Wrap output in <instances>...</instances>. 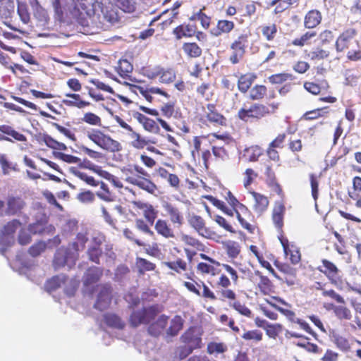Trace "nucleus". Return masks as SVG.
I'll return each mask as SVG.
<instances>
[{"mask_svg":"<svg viewBox=\"0 0 361 361\" xmlns=\"http://www.w3.org/2000/svg\"><path fill=\"white\" fill-rule=\"evenodd\" d=\"M69 12L82 25H88V18L102 26L106 23L113 25L118 21V15L113 6L110 4L105 5L97 0H73Z\"/></svg>","mask_w":361,"mask_h":361,"instance_id":"obj_1","label":"nucleus"},{"mask_svg":"<svg viewBox=\"0 0 361 361\" xmlns=\"http://www.w3.org/2000/svg\"><path fill=\"white\" fill-rule=\"evenodd\" d=\"M76 243H72L66 249H59L54 256V265L59 268L68 264L69 267L74 264L78 257L79 248L75 247Z\"/></svg>","mask_w":361,"mask_h":361,"instance_id":"obj_2","label":"nucleus"},{"mask_svg":"<svg viewBox=\"0 0 361 361\" xmlns=\"http://www.w3.org/2000/svg\"><path fill=\"white\" fill-rule=\"evenodd\" d=\"M269 114V109L263 104H244L243 107L238 111V116L240 120L247 122L250 118L259 119Z\"/></svg>","mask_w":361,"mask_h":361,"instance_id":"obj_3","label":"nucleus"},{"mask_svg":"<svg viewBox=\"0 0 361 361\" xmlns=\"http://www.w3.org/2000/svg\"><path fill=\"white\" fill-rule=\"evenodd\" d=\"M250 36L249 33H243L240 35L231 45L232 54L229 60L233 64H236L243 59L245 47L247 44V39Z\"/></svg>","mask_w":361,"mask_h":361,"instance_id":"obj_4","label":"nucleus"},{"mask_svg":"<svg viewBox=\"0 0 361 361\" xmlns=\"http://www.w3.org/2000/svg\"><path fill=\"white\" fill-rule=\"evenodd\" d=\"M20 227V223L18 220H13L8 222L4 227L0 234V245L3 247H9L14 243L13 234ZM1 252L4 255L6 247L1 249Z\"/></svg>","mask_w":361,"mask_h":361,"instance_id":"obj_5","label":"nucleus"},{"mask_svg":"<svg viewBox=\"0 0 361 361\" xmlns=\"http://www.w3.org/2000/svg\"><path fill=\"white\" fill-rule=\"evenodd\" d=\"M159 312V308L156 306L135 311L130 315V324L133 326H137L141 324L148 323Z\"/></svg>","mask_w":361,"mask_h":361,"instance_id":"obj_6","label":"nucleus"},{"mask_svg":"<svg viewBox=\"0 0 361 361\" xmlns=\"http://www.w3.org/2000/svg\"><path fill=\"white\" fill-rule=\"evenodd\" d=\"M356 33L357 32L355 29H348L341 34L335 43L336 51L342 52L350 48L353 44L358 47V41L355 39Z\"/></svg>","mask_w":361,"mask_h":361,"instance_id":"obj_7","label":"nucleus"},{"mask_svg":"<svg viewBox=\"0 0 361 361\" xmlns=\"http://www.w3.org/2000/svg\"><path fill=\"white\" fill-rule=\"evenodd\" d=\"M68 283H71V287L70 288H66L65 293L68 296H71L74 294L75 290V283H72L64 275L56 276L48 280L45 284V289L47 292L51 293Z\"/></svg>","mask_w":361,"mask_h":361,"instance_id":"obj_8","label":"nucleus"},{"mask_svg":"<svg viewBox=\"0 0 361 361\" xmlns=\"http://www.w3.org/2000/svg\"><path fill=\"white\" fill-rule=\"evenodd\" d=\"M111 300V288L109 285H104L100 287L94 307L101 311L109 307Z\"/></svg>","mask_w":361,"mask_h":361,"instance_id":"obj_9","label":"nucleus"},{"mask_svg":"<svg viewBox=\"0 0 361 361\" xmlns=\"http://www.w3.org/2000/svg\"><path fill=\"white\" fill-rule=\"evenodd\" d=\"M126 181L151 194H153L157 190L156 185L149 179V177L129 176L126 178Z\"/></svg>","mask_w":361,"mask_h":361,"instance_id":"obj_10","label":"nucleus"},{"mask_svg":"<svg viewBox=\"0 0 361 361\" xmlns=\"http://www.w3.org/2000/svg\"><path fill=\"white\" fill-rule=\"evenodd\" d=\"M182 341L186 346L196 349L201 348L202 339L195 329H190L182 336Z\"/></svg>","mask_w":361,"mask_h":361,"instance_id":"obj_11","label":"nucleus"},{"mask_svg":"<svg viewBox=\"0 0 361 361\" xmlns=\"http://www.w3.org/2000/svg\"><path fill=\"white\" fill-rule=\"evenodd\" d=\"M284 253L286 256L290 255V262L295 264L300 260V254L298 248L293 245H289L287 239L280 238Z\"/></svg>","mask_w":361,"mask_h":361,"instance_id":"obj_12","label":"nucleus"},{"mask_svg":"<svg viewBox=\"0 0 361 361\" xmlns=\"http://www.w3.org/2000/svg\"><path fill=\"white\" fill-rule=\"evenodd\" d=\"M25 203L20 197H8L6 202V209L4 212L8 215H14L19 212L24 207Z\"/></svg>","mask_w":361,"mask_h":361,"instance_id":"obj_13","label":"nucleus"},{"mask_svg":"<svg viewBox=\"0 0 361 361\" xmlns=\"http://www.w3.org/2000/svg\"><path fill=\"white\" fill-rule=\"evenodd\" d=\"M164 210L169 216L171 221L174 224L179 226L183 224V217L179 209L171 203L165 202L163 205Z\"/></svg>","mask_w":361,"mask_h":361,"instance_id":"obj_14","label":"nucleus"},{"mask_svg":"<svg viewBox=\"0 0 361 361\" xmlns=\"http://www.w3.org/2000/svg\"><path fill=\"white\" fill-rule=\"evenodd\" d=\"M285 212V207L281 202H276L273 213L272 219L274 224L278 228H281L283 225V215Z\"/></svg>","mask_w":361,"mask_h":361,"instance_id":"obj_15","label":"nucleus"},{"mask_svg":"<svg viewBox=\"0 0 361 361\" xmlns=\"http://www.w3.org/2000/svg\"><path fill=\"white\" fill-rule=\"evenodd\" d=\"M321 13L317 10H312L305 17V26L307 28H314L321 23Z\"/></svg>","mask_w":361,"mask_h":361,"instance_id":"obj_16","label":"nucleus"},{"mask_svg":"<svg viewBox=\"0 0 361 361\" xmlns=\"http://www.w3.org/2000/svg\"><path fill=\"white\" fill-rule=\"evenodd\" d=\"M233 27L234 23L232 21L221 20L218 21L216 27L211 30V33L213 35L218 37L222 33L230 32L233 29Z\"/></svg>","mask_w":361,"mask_h":361,"instance_id":"obj_17","label":"nucleus"},{"mask_svg":"<svg viewBox=\"0 0 361 361\" xmlns=\"http://www.w3.org/2000/svg\"><path fill=\"white\" fill-rule=\"evenodd\" d=\"M155 230L157 232L166 238H174L175 235L173 230L168 225L165 220L159 219L155 224Z\"/></svg>","mask_w":361,"mask_h":361,"instance_id":"obj_18","label":"nucleus"},{"mask_svg":"<svg viewBox=\"0 0 361 361\" xmlns=\"http://www.w3.org/2000/svg\"><path fill=\"white\" fill-rule=\"evenodd\" d=\"M167 321L168 317L165 315L160 316L156 322L149 326L148 329L149 333L152 336H157L166 327Z\"/></svg>","mask_w":361,"mask_h":361,"instance_id":"obj_19","label":"nucleus"},{"mask_svg":"<svg viewBox=\"0 0 361 361\" xmlns=\"http://www.w3.org/2000/svg\"><path fill=\"white\" fill-rule=\"evenodd\" d=\"M102 275V271L98 267L89 269L84 276V284L88 286L96 283Z\"/></svg>","mask_w":361,"mask_h":361,"instance_id":"obj_20","label":"nucleus"},{"mask_svg":"<svg viewBox=\"0 0 361 361\" xmlns=\"http://www.w3.org/2000/svg\"><path fill=\"white\" fill-rule=\"evenodd\" d=\"M100 147L111 152H119L122 149L121 144L118 141L113 140L106 135L102 142Z\"/></svg>","mask_w":361,"mask_h":361,"instance_id":"obj_21","label":"nucleus"},{"mask_svg":"<svg viewBox=\"0 0 361 361\" xmlns=\"http://www.w3.org/2000/svg\"><path fill=\"white\" fill-rule=\"evenodd\" d=\"M207 109V118L209 121L221 126L226 123V118L221 114L214 111V106L213 105L209 104Z\"/></svg>","mask_w":361,"mask_h":361,"instance_id":"obj_22","label":"nucleus"},{"mask_svg":"<svg viewBox=\"0 0 361 361\" xmlns=\"http://www.w3.org/2000/svg\"><path fill=\"white\" fill-rule=\"evenodd\" d=\"M252 195L255 201V210L259 213H262L266 210L269 205V200L267 197L256 192H252Z\"/></svg>","mask_w":361,"mask_h":361,"instance_id":"obj_23","label":"nucleus"},{"mask_svg":"<svg viewBox=\"0 0 361 361\" xmlns=\"http://www.w3.org/2000/svg\"><path fill=\"white\" fill-rule=\"evenodd\" d=\"M263 150L258 146H252L244 150L243 157L249 161H256L262 154Z\"/></svg>","mask_w":361,"mask_h":361,"instance_id":"obj_24","label":"nucleus"},{"mask_svg":"<svg viewBox=\"0 0 361 361\" xmlns=\"http://www.w3.org/2000/svg\"><path fill=\"white\" fill-rule=\"evenodd\" d=\"M255 275L259 279L258 287L264 294H268L272 289V283L268 277L263 276L259 271H255Z\"/></svg>","mask_w":361,"mask_h":361,"instance_id":"obj_25","label":"nucleus"},{"mask_svg":"<svg viewBox=\"0 0 361 361\" xmlns=\"http://www.w3.org/2000/svg\"><path fill=\"white\" fill-rule=\"evenodd\" d=\"M0 132L7 135L8 136L12 137L16 140L20 142H25L27 140L26 137L15 130L11 126L7 125H1L0 126Z\"/></svg>","mask_w":361,"mask_h":361,"instance_id":"obj_26","label":"nucleus"},{"mask_svg":"<svg viewBox=\"0 0 361 361\" xmlns=\"http://www.w3.org/2000/svg\"><path fill=\"white\" fill-rule=\"evenodd\" d=\"M0 132L7 135L8 136L12 137L16 140L20 142H25L27 140L26 137L15 130L11 126L7 125H1L0 126Z\"/></svg>","mask_w":361,"mask_h":361,"instance_id":"obj_27","label":"nucleus"},{"mask_svg":"<svg viewBox=\"0 0 361 361\" xmlns=\"http://www.w3.org/2000/svg\"><path fill=\"white\" fill-rule=\"evenodd\" d=\"M255 77L251 74L242 75L238 80V89L242 92H246L252 85Z\"/></svg>","mask_w":361,"mask_h":361,"instance_id":"obj_28","label":"nucleus"},{"mask_svg":"<svg viewBox=\"0 0 361 361\" xmlns=\"http://www.w3.org/2000/svg\"><path fill=\"white\" fill-rule=\"evenodd\" d=\"M183 50L192 58L199 57L202 54V49L196 43H185Z\"/></svg>","mask_w":361,"mask_h":361,"instance_id":"obj_29","label":"nucleus"},{"mask_svg":"<svg viewBox=\"0 0 361 361\" xmlns=\"http://www.w3.org/2000/svg\"><path fill=\"white\" fill-rule=\"evenodd\" d=\"M183 327V319L180 316L174 317L171 321V325L167 329V334L174 336Z\"/></svg>","mask_w":361,"mask_h":361,"instance_id":"obj_30","label":"nucleus"},{"mask_svg":"<svg viewBox=\"0 0 361 361\" xmlns=\"http://www.w3.org/2000/svg\"><path fill=\"white\" fill-rule=\"evenodd\" d=\"M330 281L332 284L341 290L349 291L353 290L348 282L343 279L340 274L331 279Z\"/></svg>","mask_w":361,"mask_h":361,"instance_id":"obj_31","label":"nucleus"},{"mask_svg":"<svg viewBox=\"0 0 361 361\" xmlns=\"http://www.w3.org/2000/svg\"><path fill=\"white\" fill-rule=\"evenodd\" d=\"M70 172L75 175L76 177L86 182L88 185L92 186L99 185V182H97L92 176H88L86 173H82L75 167H71Z\"/></svg>","mask_w":361,"mask_h":361,"instance_id":"obj_32","label":"nucleus"},{"mask_svg":"<svg viewBox=\"0 0 361 361\" xmlns=\"http://www.w3.org/2000/svg\"><path fill=\"white\" fill-rule=\"evenodd\" d=\"M332 305V310H334V312L335 315L339 319H351V312L350 310L347 308L345 306L339 305L336 306L334 305Z\"/></svg>","mask_w":361,"mask_h":361,"instance_id":"obj_33","label":"nucleus"},{"mask_svg":"<svg viewBox=\"0 0 361 361\" xmlns=\"http://www.w3.org/2000/svg\"><path fill=\"white\" fill-rule=\"evenodd\" d=\"M104 319L108 326L117 329H123L124 327V322L116 314H106L104 315Z\"/></svg>","mask_w":361,"mask_h":361,"instance_id":"obj_34","label":"nucleus"},{"mask_svg":"<svg viewBox=\"0 0 361 361\" xmlns=\"http://www.w3.org/2000/svg\"><path fill=\"white\" fill-rule=\"evenodd\" d=\"M322 263L325 269L324 272L329 280L334 278V276H337L338 274H341V271L338 269L336 266L332 262L326 259H324L322 261Z\"/></svg>","mask_w":361,"mask_h":361,"instance_id":"obj_35","label":"nucleus"},{"mask_svg":"<svg viewBox=\"0 0 361 361\" xmlns=\"http://www.w3.org/2000/svg\"><path fill=\"white\" fill-rule=\"evenodd\" d=\"M136 267L140 273H144L154 270L155 264L145 259L137 257L136 259Z\"/></svg>","mask_w":361,"mask_h":361,"instance_id":"obj_36","label":"nucleus"},{"mask_svg":"<svg viewBox=\"0 0 361 361\" xmlns=\"http://www.w3.org/2000/svg\"><path fill=\"white\" fill-rule=\"evenodd\" d=\"M133 67L132 64L126 59H121L118 61L117 71L121 77L127 75L133 71Z\"/></svg>","mask_w":361,"mask_h":361,"instance_id":"obj_37","label":"nucleus"},{"mask_svg":"<svg viewBox=\"0 0 361 361\" xmlns=\"http://www.w3.org/2000/svg\"><path fill=\"white\" fill-rule=\"evenodd\" d=\"M268 79L272 84H281L287 80H293V76L289 73H278L269 76Z\"/></svg>","mask_w":361,"mask_h":361,"instance_id":"obj_38","label":"nucleus"},{"mask_svg":"<svg viewBox=\"0 0 361 361\" xmlns=\"http://www.w3.org/2000/svg\"><path fill=\"white\" fill-rule=\"evenodd\" d=\"M87 137L97 145L100 147L102 142L104 140L106 135L99 130H92L87 133Z\"/></svg>","mask_w":361,"mask_h":361,"instance_id":"obj_39","label":"nucleus"},{"mask_svg":"<svg viewBox=\"0 0 361 361\" xmlns=\"http://www.w3.org/2000/svg\"><path fill=\"white\" fill-rule=\"evenodd\" d=\"M315 36V32H307L300 38L295 39L292 44L295 46L303 47L305 44H310V40Z\"/></svg>","mask_w":361,"mask_h":361,"instance_id":"obj_40","label":"nucleus"},{"mask_svg":"<svg viewBox=\"0 0 361 361\" xmlns=\"http://www.w3.org/2000/svg\"><path fill=\"white\" fill-rule=\"evenodd\" d=\"M277 32L275 24H270L262 27V33L268 41L273 40Z\"/></svg>","mask_w":361,"mask_h":361,"instance_id":"obj_41","label":"nucleus"},{"mask_svg":"<svg viewBox=\"0 0 361 361\" xmlns=\"http://www.w3.org/2000/svg\"><path fill=\"white\" fill-rule=\"evenodd\" d=\"M116 5L122 11L131 13L135 10L134 3L132 0H114Z\"/></svg>","mask_w":361,"mask_h":361,"instance_id":"obj_42","label":"nucleus"},{"mask_svg":"<svg viewBox=\"0 0 361 361\" xmlns=\"http://www.w3.org/2000/svg\"><path fill=\"white\" fill-rule=\"evenodd\" d=\"M267 92V88L264 85H257L254 87L250 92V97L253 100L262 99Z\"/></svg>","mask_w":361,"mask_h":361,"instance_id":"obj_43","label":"nucleus"},{"mask_svg":"<svg viewBox=\"0 0 361 361\" xmlns=\"http://www.w3.org/2000/svg\"><path fill=\"white\" fill-rule=\"evenodd\" d=\"M333 338L334 343L341 350L347 351L350 348V343L345 338L338 334H334Z\"/></svg>","mask_w":361,"mask_h":361,"instance_id":"obj_44","label":"nucleus"},{"mask_svg":"<svg viewBox=\"0 0 361 361\" xmlns=\"http://www.w3.org/2000/svg\"><path fill=\"white\" fill-rule=\"evenodd\" d=\"M229 305L233 307L240 314L247 317H251L252 312L245 305L238 301L230 302Z\"/></svg>","mask_w":361,"mask_h":361,"instance_id":"obj_45","label":"nucleus"},{"mask_svg":"<svg viewBox=\"0 0 361 361\" xmlns=\"http://www.w3.org/2000/svg\"><path fill=\"white\" fill-rule=\"evenodd\" d=\"M82 121L88 124L93 126H100L102 125V120L100 117L91 112L85 114L82 118Z\"/></svg>","mask_w":361,"mask_h":361,"instance_id":"obj_46","label":"nucleus"},{"mask_svg":"<svg viewBox=\"0 0 361 361\" xmlns=\"http://www.w3.org/2000/svg\"><path fill=\"white\" fill-rule=\"evenodd\" d=\"M176 78L175 72L173 69L169 68L167 70H164L162 68L161 73L160 74V81L164 83H169L174 80Z\"/></svg>","mask_w":361,"mask_h":361,"instance_id":"obj_47","label":"nucleus"},{"mask_svg":"<svg viewBox=\"0 0 361 361\" xmlns=\"http://www.w3.org/2000/svg\"><path fill=\"white\" fill-rule=\"evenodd\" d=\"M309 56L312 60H322L327 58L329 56V52L326 50L317 48L312 51Z\"/></svg>","mask_w":361,"mask_h":361,"instance_id":"obj_48","label":"nucleus"},{"mask_svg":"<svg viewBox=\"0 0 361 361\" xmlns=\"http://www.w3.org/2000/svg\"><path fill=\"white\" fill-rule=\"evenodd\" d=\"M142 213L145 219L151 224H153L155 219L157 218V212L154 210L152 204H149L146 209L142 210Z\"/></svg>","mask_w":361,"mask_h":361,"instance_id":"obj_49","label":"nucleus"},{"mask_svg":"<svg viewBox=\"0 0 361 361\" xmlns=\"http://www.w3.org/2000/svg\"><path fill=\"white\" fill-rule=\"evenodd\" d=\"M190 224L198 232H200L204 226L203 219L197 215H193L189 219Z\"/></svg>","mask_w":361,"mask_h":361,"instance_id":"obj_50","label":"nucleus"},{"mask_svg":"<svg viewBox=\"0 0 361 361\" xmlns=\"http://www.w3.org/2000/svg\"><path fill=\"white\" fill-rule=\"evenodd\" d=\"M47 247L44 242L40 241L33 245L29 250L30 254L32 257H37Z\"/></svg>","mask_w":361,"mask_h":361,"instance_id":"obj_51","label":"nucleus"},{"mask_svg":"<svg viewBox=\"0 0 361 361\" xmlns=\"http://www.w3.org/2000/svg\"><path fill=\"white\" fill-rule=\"evenodd\" d=\"M218 294L221 297V300H224L225 299L230 300L231 302L235 301V293L231 289L221 288L217 291Z\"/></svg>","mask_w":361,"mask_h":361,"instance_id":"obj_52","label":"nucleus"},{"mask_svg":"<svg viewBox=\"0 0 361 361\" xmlns=\"http://www.w3.org/2000/svg\"><path fill=\"white\" fill-rule=\"evenodd\" d=\"M242 337L245 340H254L259 341L262 338V333L258 330L248 331L243 334Z\"/></svg>","mask_w":361,"mask_h":361,"instance_id":"obj_53","label":"nucleus"},{"mask_svg":"<svg viewBox=\"0 0 361 361\" xmlns=\"http://www.w3.org/2000/svg\"><path fill=\"white\" fill-rule=\"evenodd\" d=\"M54 156L56 158L60 159L67 163L78 164L79 161H80V159H79L78 157L70 154H66L62 152H55Z\"/></svg>","mask_w":361,"mask_h":361,"instance_id":"obj_54","label":"nucleus"},{"mask_svg":"<svg viewBox=\"0 0 361 361\" xmlns=\"http://www.w3.org/2000/svg\"><path fill=\"white\" fill-rule=\"evenodd\" d=\"M226 347L223 343H212L208 345L207 350L210 354L213 353H221L226 351Z\"/></svg>","mask_w":361,"mask_h":361,"instance_id":"obj_55","label":"nucleus"},{"mask_svg":"<svg viewBox=\"0 0 361 361\" xmlns=\"http://www.w3.org/2000/svg\"><path fill=\"white\" fill-rule=\"evenodd\" d=\"M39 141L44 142L47 147L54 149H55L58 142L47 134H40L39 136Z\"/></svg>","mask_w":361,"mask_h":361,"instance_id":"obj_56","label":"nucleus"},{"mask_svg":"<svg viewBox=\"0 0 361 361\" xmlns=\"http://www.w3.org/2000/svg\"><path fill=\"white\" fill-rule=\"evenodd\" d=\"M87 253L91 261L95 263H99V258L102 254V251L99 247L91 246L89 248Z\"/></svg>","mask_w":361,"mask_h":361,"instance_id":"obj_57","label":"nucleus"},{"mask_svg":"<svg viewBox=\"0 0 361 361\" xmlns=\"http://www.w3.org/2000/svg\"><path fill=\"white\" fill-rule=\"evenodd\" d=\"M135 226L138 230L144 233L148 234L151 236L154 235V232L150 230L148 225L142 219H137L135 221Z\"/></svg>","mask_w":361,"mask_h":361,"instance_id":"obj_58","label":"nucleus"},{"mask_svg":"<svg viewBox=\"0 0 361 361\" xmlns=\"http://www.w3.org/2000/svg\"><path fill=\"white\" fill-rule=\"evenodd\" d=\"M227 253L231 257H236L240 253V247L238 243L233 242L228 244Z\"/></svg>","mask_w":361,"mask_h":361,"instance_id":"obj_59","label":"nucleus"},{"mask_svg":"<svg viewBox=\"0 0 361 361\" xmlns=\"http://www.w3.org/2000/svg\"><path fill=\"white\" fill-rule=\"evenodd\" d=\"M322 295L324 296H329L332 299L335 300L337 302L344 304L345 300L342 296L338 294L334 290H325L323 291Z\"/></svg>","mask_w":361,"mask_h":361,"instance_id":"obj_60","label":"nucleus"},{"mask_svg":"<svg viewBox=\"0 0 361 361\" xmlns=\"http://www.w3.org/2000/svg\"><path fill=\"white\" fill-rule=\"evenodd\" d=\"M168 267L176 271H179V269L180 270H185L186 269V263L183 261L182 259H178L176 262H169L167 263Z\"/></svg>","mask_w":361,"mask_h":361,"instance_id":"obj_61","label":"nucleus"},{"mask_svg":"<svg viewBox=\"0 0 361 361\" xmlns=\"http://www.w3.org/2000/svg\"><path fill=\"white\" fill-rule=\"evenodd\" d=\"M62 102L69 106H76L79 109H82L86 106L90 105V102L85 101H76L70 99H63Z\"/></svg>","mask_w":361,"mask_h":361,"instance_id":"obj_62","label":"nucleus"},{"mask_svg":"<svg viewBox=\"0 0 361 361\" xmlns=\"http://www.w3.org/2000/svg\"><path fill=\"white\" fill-rule=\"evenodd\" d=\"M0 164L3 170V173L5 175L8 174L10 170L12 169V166L4 154H0Z\"/></svg>","mask_w":361,"mask_h":361,"instance_id":"obj_63","label":"nucleus"},{"mask_svg":"<svg viewBox=\"0 0 361 361\" xmlns=\"http://www.w3.org/2000/svg\"><path fill=\"white\" fill-rule=\"evenodd\" d=\"M18 13L20 18V20L24 23H27L30 21V14L25 8V6H18Z\"/></svg>","mask_w":361,"mask_h":361,"instance_id":"obj_64","label":"nucleus"}]
</instances>
